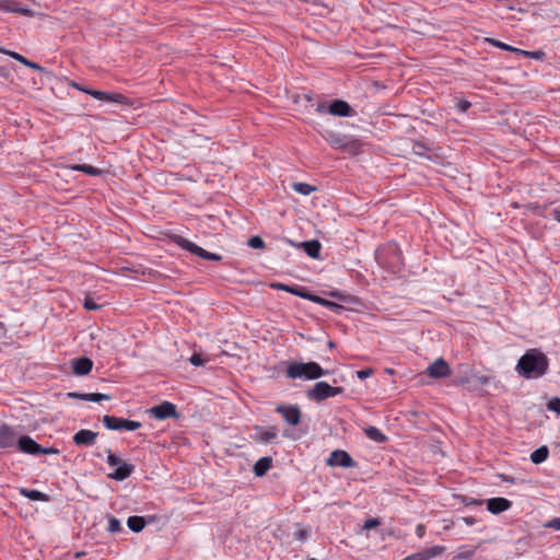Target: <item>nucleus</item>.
<instances>
[{
    "instance_id": "nucleus-45",
    "label": "nucleus",
    "mask_w": 560,
    "mask_h": 560,
    "mask_svg": "<svg viewBox=\"0 0 560 560\" xmlns=\"http://www.w3.org/2000/svg\"><path fill=\"white\" fill-rule=\"evenodd\" d=\"M106 452H107V459H106V462H107L108 466L116 467V466H118L122 462L118 456H116L112 452V450H107Z\"/></svg>"
},
{
    "instance_id": "nucleus-12",
    "label": "nucleus",
    "mask_w": 560,
    "mask_h": 560,
    "mask_svg": "<svg viewBox=\"0 0 560 560\" xmlns=\"http://www.w3.org/2000/svg\"><path fill=\"white\" fill-rule=\"evenodd\" d=\"M252 438L260 444H270L278 439V430L275 425L264 429L261 425H254Z\"/></svg>"
},
{
    "instance_id": "nucleus-30",
    "label": "nucleus",
    "mask_w": 560,
    "mask_h": 560,
    "mask_svg": "<svg viewBox=\"0 0 560 560\" xmlns=\"http://www.w3.org/2000/svg\"><path fill=\"white\" fill-rule=\"evenodd\" d=\"M411 151L413 154H416L420 158L431 160V156L428 154V152L430 151V148L424 142L415 141L412 143Z\"/></svg>"
},
{
    "instance_id": "nucleus-42",
    "label": "nucleus",
    "mask_w": 560,
    "mask_h": 560,
    "mask_svg": "<svg viewBox=\"0 0 560 560\" xmlns=\"http://www.w3.org/2000/svg\"><path fill=\"white\" fill-rule=\"evenodd\" d=\"M304 300H307V301H311L313 303H316V304H319L323 306V302H324V298L319 296V295H316L312 292H310L306 288H305V291H304V296H303Z\"/></svg>"
},
{
    "instance_id": "nucleus-2",
    "label": "nucleus",
    "mask_w": 560,
    "mask_h": 560,
    "mask_svg": "<svg viewBox=\"0 0 560 560\" xmlns=\"http://www.w3.org/2000/svg\"><path fill=\"white\" fill-rule=\"evenodd\" d=\"M377 264L393 272H398L402 266V255L397 243L388 242L375 250Z\"/></svg>"
},
{
    "instance_id": "nucleus-5",
    "label": "nucleus",
    "mask_w": 560,
    "mask_h": 560,
    "mask_svg": "<svg viewBox=\"0 0 560 560\" xmlns=\"http://www.w3.org/2000/svg\"><path fill=\"white\" fill-rule=\"evenodd\" d=\"M70 86L78 91H81L85 94H89L92 97H94L95 100H98L102 102H112V103H117V104H122V105L129 104L128 97L121 93H112V92H105V91L85 88L75 81H71Z\"/></svg>"
},
{
    "instance_id": "nucleus-50",
    "label": "nucleus",
    "mask_w": 560,
    "mask_h": 560,
    "mask_svg": "<svg viewBox=\"0 0 560 560\" xmlns=\"http://www.w3.org/2000/svg\"><path fill=\"white\" fill-rule=\"evenodd\" d=\"M308 537V533L306 529H300L294 533V538L298 540H305Z\"/></svg>"
},
{
    "instance_id": "nucleus-26",
    "label": "nucleus",
    "mask_w": 560,
    "mask_h": 560,
    "mask_svg": "<svg viewBox=\"0 0 560 560\" xmlns=\"http://www.w3.org/2000/svg\"><path fill=\"white\" fill-rule=\"evenodd\" d=\"M306 255L311 258H318L320 254L322 245L318 241H305L301 244Z\"/></svg>"
},
{
    "instance_id": "nucleus-41",
    "label": "nucleus",
    "mask_w": 560,
    "mask_h": 560,
    "mask_svg": "<svg viewBox=\"0 0 560 560\" xmlns=\"http://www.w3.org/2000/svg\"><path fill=\"white\" fill-rule=\"evenodd\" d=\"M304 300H307V301H311L313 303H316V304H319L323 306V302H324V298L319 296V295H316L312 292H310L306 288H305V291H304V296H303Z\"/></svg>"
},
{
    "instance_id": "nucleus-3",
    "label": "nucleus",
    "mask_w": 560,
    "mask_h": 560,
    "mask_svg": "<svg viewBox=\"0 0 560 560\" xmlns=\"http://www.w3.org/2000/svg\"><path fill=\"white\" fill-rule=\"evenodd\" d=\"M328 371L324 370L316 362H292L285 370L287 377L291 380L303 378V380H317L319 377L328 375Z\"/></svg>"
},
{
    "instance_id": "nucleus-22",
    "label": "nucleus",
    "mask_w": 560,
    "mask_h": 560,
    "mask_svg": "<svg viewBox=\"0 0 560 560\" xmlns=\"http://www.w3.org/2000/svg\"><path fill=\"white\" fill-rule=\"evenodd\" d=\"M270 288H272L275 290H280V291L291 293V294L300 296L302 299L304 296V291H305V287L298 285V284L289 285V284L281 283V282H272L270 284Z\"/></svg>"
},
{
    "instance_id": "nucleus-14",
    "label": "nucleus",
    "mask_w": 560,
    "mask_h": 560,
    "mask_svg": "<svg viewBox=\"0 0 560 560\" xmlns=\"http://www.w3.org/2000/svg\"><path fill=\"white\" fill-rule=\"evenodd\" d=\"M19 438L14 428L7 423L0 424V448L16 446Z\"/></svg>"
},
{
    "instance_id": "nucleus-35",
    "label": "nucleus",
    "mask_w": 560,
    "mask_h": 560,
    "mask_svg": "<svg viewBox=\"0 0 560 560\" xmlns=\"http://www.w3.org/2000/svg\"><path fill=\"white\" fill-rule=\"evenodd\" d=\"M453 103L457 112L459 113H466L471 107V102L458 96H455L453 98Z\"/></svg>"
},
{
    "instance_id": "nucleus-29",
    "label": "nucleus",
    "mask_w": 560,
    "mask_h": 560,
    "mask_svg": "<svg viewBox=\"0 0 560 560\" xmlns=\"http://www.w3.org/2000/svg\"><path fill=\"white\" fill-rule=\"evenodd\" d=\"M548 455H549L548 447L546 445H542V446L538 447L537 450H535L530 454V460L534 464L538 465V464L544 463L548 458Z\"/></svg>"
},
{
    "instance_id": "nucleus-18",
    "label": "nucleus",
    "mask_w": 560,
    "mask_h": 560,
    "mask_svg": "<svg viewBox=\"0 0 560 560\" xmlns=\"http://www.w3.org/2000/svg\"><path fill=\"white\" fill-rule=\"evenodd\" d=\"M97 432L88 429L79 430L72 438V441L78 446H92L95 444Z\"/></svg>"
},
{
    "instance_id": "nucleus-57",
    "label": "nucleus",
    "mask_w": 560,
    "mask_h": 560,
    "mask_svg": "<svg viewBox=\"0 0 560 560\" xmlns=\"http://www.w3.org/2000/svg\"><path fill=\"white\" fill-rule=\"evenodd\" d=\"M83 394L84 393L71 392V393L68 394V396L71 397V398H77V399H81L82 400Z\"/></svg>"
},
{
    "instance_id": "nucleus-28",
    "label": "nucleus",
    "mask_w": 560,
    "mask_h": 560,
    "mask_svg": "<svg viewBox=\"0 0 560 560\" xmlns=\"http://www.w3.org/2000/svg\"><path fill=\"white\" fill-rule=\"evenodd\" d=\"M72 171L82 172L90 176H101L103 171L89 164H75L70 167Z\"/></svg>"
},
{
    "instance_id": "nucleus-19",
    "label": "nucleus",
    "mask_w": 560,
    "mask_h": 560,
    "mask_svg": "<svg viewBox=\"0 0 560 560\" xmlns=\"http://www.w3.org/2000/svg\"><path fill=\"white\" fill-rule=\"evenodd\" d=\"M512 506V502L505 498H491L487 500V510L492 514H500L508 511Z\"/></svg>"
},
{
    "instance_id": "nucleus-54",
    "label": "nucleus",
    "mask_w": 560,
    "mask_h": 560,
    "mask_svg": "<svg viewBox=\"0 0 560 560\" xmlns=\"http://www.w3.org/2000/svg\"><path fill=\"white\" fill-rule=\"evenodd\" d=\"M499 477H500V479L502 481L508 482V483H515L516 482V478L513 477V476L501 474Z\"/></svg>"
},
{
    "instance_id": "nucleus-17",
    "label": "nucleus",
    "mask_w": 560,
    "mask_h": 560,
    "mask_svg": "<svg viewBox=\"0 0 560 560\" xmlns=\"http://www.w3.org/2000/svg\"><path fill=\"white\" fill-rule=\"evenodd\" d=\"M16 447L20 452L28 455H39L40 444L30 435H22L18 440Z\"/></svg>"
},
{
    "instance_id": "nucleus-46",
    "label": "nucleus",
    "mask_w": 560,
    "mask_h": 560,
    "mask_svg": "<svg viewBox=\"0 0 560 560\" xmlns=\"http://www.w3.org/2000/svg\"><path fill=\"white\" fill-rule=\"evenodd\" d=\"M189 362L194 366H202L206 363V360L199 353H192L189 358Z\"/></svg>"
},
{
    "instance_id": "nucleus-59",
    "label": "nucleus",
    "mask_w": 560,
    "mask_h": 560,
    "mask_svg": "<svg viewBox=\"0 0 560 560\" xmlns=\"http://www.w3.org/2000/svg\"><path fill=\"white\" fill-rule=\"evenodd\" d=\"M315 110L319 114L324 113L326 110L325 104H318Z\"/></svg>"
},
{
    "instance_id": "nucleus-36",
    "label": "nucleus",
    "mask_w": 560,
    "mask_h": 560,
    "mask_svg": "<svg viewBox=\"0 0 560 560\" xmlns=\"http://www.w3.org/2000/svg\"><path fill=\"white\" fill-rule=\"evenodd\" d=\"M328 295L332 299L340 301V302H346V303L357 302L355 298H353L350 294H347L342 291H339V290L330 291L328 293Z\"/></svg>"
},
{
    "instance_id": "nucleus-6",
    "label": "nucleus",
    "mask_w": 560,
    "mask_h": 560,
    "mask_svg": "<svg viewBox=\"0 0 560 560\" xmlns=\"http://www.w3.org/2000/svg\"><path fill=\"white\" fill-rule=\"evenodd\" d=\"M172 240L182 249H185V250L198 256L201 259L210 260V261H221L223 258L221 255L208 252L205 248L198 246L197 244L189 241L188 238H185L182 235H174L172 237Z\"/></svg>"
},
{
    "instance_id": "nucleus-33",
    "label": "nucleus",
    "mask_w": 560,
    "mask_h": 560,
    "mask_svg": "<svg viewBox=\"0 0 560 560\" xmlns=\"http://www.w3.org/2000/svg\"><path fill=\"white\" fill-rule=\"evenodd\" d=\"M488 42L493 47H497V48L505 50V51L514 52L515 55H518V51H521V48L513 47V46H511L509 44H505V43H503L501 40H498V39L489 38Z\"/></svg>"
},
{
    "instance_id": "nucleus-34",
    "label": "nucleus",
    "mask_w": 560,
    "mask_h": 560,
    "mask_svg": "<svg viewBox=\"0 0 560 560\" xmlns=\"http://www.w3.org/2000/svg\"><path fill=\"white\" fill-rule=\"evenodd\" d=\"M112 397L107 394L101 393H84L82 396V400L100 402L102 400H109Z\"/></svg>"
},
{
    "instance_id": "nucleus-25",
    "label": "nucleus",
    "mask_w": 560,
    "mask_h": 560,
    "mask_svg": "<svg viewBox=\"0 0 560 560\" xmlns=\"http://www.w3.org/2000/svg\"><path fill=\"white\" fill-rule=\"evenodd\" d=\"M7 54L10 57H12L14 60L19 61L20 63L24 65L27 68L37 70L39 72L45 71V69L40 65L27 59L26 57H24L23 55L16 52V51H7Z\"/></svg>"
},
{
    "instance_id": "nucleus-38",
    "label": "nucleus",
    "mask_w": 560,
    "mask_h": 560,
    "mask_svg": "<svg viewBox=\"0 0 560 560\" xmlns=\"http://www.w3.org/2000/svg\"><path fill=\"white\" fill-rule=\"evenodd\" d=\"M323 306L332 311L336 314H340L341 312H343L346 310V307L343 305L338 304L334 301L326 300V299L323 302Z\"/></svg>"
},
{
    "instance_id": "nucleus-52",
    "label": "nucleus",
    "mask_w": 560,
    "mask_h": 560,
    "mask_svg": "<svg viewBox=\"0 0 560 560\" xmlns=\"http://www.w3.org/2000/svg\"><path fill=\"white\" fill-rule=\"evenodd\" d=\"M464 503L466 505H481L482 504V500H479V499H475V498H464Z\"/></svg>"
},
{
    "instance_id": "nucleus-13",
    "label": "nucleus",
    "mask_w": 560,
    "mask_h": 560,
    "mask_svg": "<svg viewBox=\"0 0 560 560\" xmlns=\"http://www.w3.org/2000/svg\"><path fill=\"white\" fill-rule=\"evenodd\" d=\"M327 112L337 117H353L357 115L354 108H352L348 102L343 100H335L332 101L328 107Z\"/></svg>"
},
{
    "instance_id": "nucleus-37",
    "label": "nucleus",
    "mask_w": 560,
    "mask_h": 560,
    "mask_svg": "<svg viewBox=\"0 0 560 560\" xmlns=\"http://www.w3.org/2000/svg\"><path fill=\"white\" fill-rule=\"evenodd\" d=\"M107 530L112 534L122 532V526H121L120 521L117 517L110 516L108 518Z\"/></svg>"
},
{
    "instance_id": "nucleus-20",
    "label": "nucleus",
    "mask_w": 560,
    "mask_h": 560,
    "mask_svg": "<svg viewBox=\"0 0 560 560\" xmlns=\"http://www.w3.org/2000/svg\"><path fill=\"white\" fill-rule=\"evenodd\" d=\"M135 468V465L121 462L118 466H116V469L108 475V478L116 481L126 480L133 474Z\"/></svg>"
},
{
    "instance_id": "nucleus-15",
    "label": "nucleus",
    "mask_w": 560,
    "mask_h": 560,
    "mask_svg": "<svg viewBox=\"0 0 560 560\" xmlns=\"http://www.w3.org/2000/svg\"><path fill=\"white\" fill-rule=\"evenodd\" d=\"M445 550V546L435 545L431 548H425L418 552L411 553L401 560H431L435 557L441 556Z\"/></svg>"
},
{
    "instance_id": "nucleus-58",
    "label": "nucleus",
    "mask_w": 560,
    "mask_h": 560,
    "mask_svg": "<svg viewBox=\"0 0 560 560\" xmlns=\"http://www.w3.org/2000/svg\"><path fill=\"white\" fill-rule=\"evenodd\" d=\"M478 381L481 385H486L489 383V377L488 376H485V375H481L478 377Z\"/></svg>"
},
{
    "instance_id": "nucleus-60",
    "label": "nucleus",
    "mask_w": 560,
    "mask_h": 560,
    "mask_svg": "<svg viewBox=\"0 0 560 560\" xmlns=\"http://www.w3.org/2000/svg\"><path fill=\"white\" fill-rule=\"evenodd\" d=\"M555 219L560 222V210L555 211Z\"/></svg>"
},
{
    "instance_id": "nucleus-32",
    "label": "nucleus",
    "mask_w": 560,
    "mask_h": 560,
    "mask_svg": "<svg viewBox=\"0 0 560 560\" xmlns=\"http://www.w3.org/2000/svg\"><path fill=\"white\" fill-rule=\"evenodd\" d=\"M365 434L377 443H383L387 440V436L376 427H370L365 430Z\"/></svg>"
},
{
    "instance_id": "nucleus-39",
    "label": "nucleus",
    "mask_w": 560,
    "mask_h": 560,
    "mask_svg": "<svg viewBox=\"0 0 560 560\" xmlns=\"http://www.w3.org/2000/svg\"><path fill=\"white\" fill-rule=\"evenodd\" d=\"M518 56L541 60L545 57V52L542 50L528 51L521 49V51H518Z\"/></svg>"
},
{
    "instance_id": "nucleus-47",
    "label": "nucleus",
    "mask_w": 560,
    "mask_h": 560,
    "mask_svg": "<svg viewBox=\"0 0 560 560\" xmlns=\"http://www.w3.org/2000/svg\"><path fill=\"white\" fill-rule=\"evenodd\" d=\"M380 524H381V522L378 518H368V520H365V522L363 524V529L369 530V529L377 527Z\"/></svg>"
},
{
    "instance_id": "nucleus-21",
    "label": "nucleus",
    "mask_w": 560,
    "mask_h": 560,
    "mask_svg": "<svg viewBox=\"0 0 560 560\" xmlns=\"http://www.w3.org/2000/svg\"><path fill=\"white\" fill-rule=\"evenodd\" d=\"M93 361L90 358L81 357L72 361V371L78 376H83L92 371Z\"/></svg>"
},
{
    "instance_id": "nucleus-48",
    "label": "nucleus",
    "mask_w": 560,
    "mask_h": 560,
    "mask_svg": "<svg viewBox=\"0 0 560 560\" xmlns=\"http://www.w3.org/2000/svg\"><path fill=\"white\" fill-rule=\"evenodd\" d=\"M59 453H60V451L58 448H56V447H52V446L51 447H44V446L40 445L39 454H45V455H52L54 454V455H56V454H59Z\"/></svg>"
},
{
    "instance_id": "nucleus-49",
    "label": "nucleus",
    "mask_w": 560,
    "mask_h": 560,
    "mask_svg": "<svg viewBox=\"0 0 560 560\" xmlns=\"http://www.w3.org/2000/svg\"><path fill=\"white\" fill-rule=\"evenodd\" d=\"M9 10L11 12H19L24 15H26L30 12V10L27 8L19 7L16 3H14V5L10 7Z\"/></svg>"
},
{
    "instance_id": "nucleus-31",
    "label": "nucleus",
    "mask_w": 560,
    "mask_h": 560,
    "mask_svg": "<svg viewBox=\"0 0 560 560\" xmlns=\"http://www.w3.org/2000/svg\"><path fill=\"white\" fill-rule=\"evenodd\" d=\"M291 187L295 192L303 196H308L317 189L316 186L303 182L293 183Z\"/></svg>"
},
{
    "instance_id": "nucleus-56",
    "label": "nucleus",
    "mask_w": 560,
    "mask_h": 560,
    "mask_svg": "<svg viewBox=\"0 0 560 560\" xmlns=\"http://www.w3.org/2000/svg\"><path fill=\"white\" fill-rule=\"evenodd\" d=\"M462 520L468 526H472L474 524H476V518L472 516H465Z\"/></svg>"
},
{
    "instance_id": "nucleus-53",
    "label": "nucleus",
    "mask_w": 560,
    "mask_h": 560,
    "mask_svg": "<svg viewBox=\"0 0 560 560\" xmlns=\"http://www.w3.org/2000/svg\"><path fill=\"white\" fill-rule=\"evenodd\" d=\"M416 535L419 538H423L425 535V526L423 524H418L416 527Z\"/></svg>"
},
{
    "instance_id": "nucleus-7",
    "label": "nucleus",
    "mask_w": 560,
    "mask_h": 560,
    "mask_svg": "<svg viewBox=\"0 0 560 560\" xmlns=\"http://www.w3.org/2000/svg\"><path fill=\"white\" fill-rule=\"evenodd\" d=\"M343 392L342 387H334L327 382H317L312 389L306 392V396L310 400L320 402L327 398L340 395Z\"/></svg>"
},
{
    "instance_id": "nucleus-9",
    "label": "nucleus",
    "mask_w": 560,
    "mask_h": 560,
    "mask_svg": "<svg viewBox=\"0 0 560 560\" xmlns=\"http://www.w3.org/2000/svg\"><path fill=\"white\" fill-rule=\"evenodd\" d=\"M276 412L281 415L290 425H298L301 422L302 412L298 405H278Z\"/></svg>"
},
{
    "instance_id": "nucleus-24",
    "label": "nucleus",
    "mask_w": 560,
    "mask_h": 560,
    "mask_svg": "<svg viewBox=\"0 0 560 560\" xmlns=\"http://www.w3.org/2000/svg\"><path fill=\"white\" fill-rule=\"evenodd\" d=\"M21 495L24 498H27L32 501H40V502H48L49 495L47 493H44L36 489H27V488H21L20 489Z\"/></svg>"
},
{
    "instance_id": "nucleus-4",
    "label": "nucleus",
    "mask_w": 560,
    "mask_h": 560,
    "mask_svg": "<svg viewBox=\"0 0 560 560\" xmlns=\"http://www.w3.org/2000/svg\"><path fill=\"white\" fill-rule=\"evenodd\" d=\"M323 138L332 149L341 150L347 153H357L360 149L359 141L352 136L337 131H326Z\"/></svg>"
},
{
    "instance_id": "nucleus-44",
    "label": "nucleus",
    "mask_w": 560,
    "mask_h": 560,
    "mask_svg": "<svg viewBox=\"0 0 560 560\" xmlns=\"http://www.w3.org/2000/svg\"><path fill=\"white\" fill-rule=\"evenodd\" d=\"M83 307L86 310V311H96V310H100L102 306L100 304H97L94 299L90 298V296H86L84 299V302H83Z\"/></svg>"
},
{
    "instance_id": "nucleus-43",
    "label": "nucleus",
    "mask_w": 560,
    "mask_h": 560,
    "mask_svg": "<svg viewBox=\"0 0 560 560\" xmlns=\"http://www.w3.org/2000/svg\"><path fill=\"white\" fill-rule=\"evenodd\" d=\"M547 408L550 411L556 412L560 416V398L559 397H552L547 402Z\"/></svg>"
},
{
    "instance_id": "nucleus-61",
    "label": "nucleus",
    "mask_w": 560,
    "mask_h": 560,
    "mask_svg": "<svg viewBox=\"0 0 560 560\" xmlns=\"http://www.w3.org/2000/svg\"><path fill=\"white\" fill-rule=\"evenodd\" d=\"M328 347H329V348H334V347H335V343H334L332 341H329V342H328Z\"/></svg>"
},
{
    "instance_id": "nucleus-1",
    "label": "nucleus",
    "mask_w": 560,
    "mask_h": 560,
    "mask_svg": "<svg viewBox=\"0 0 560 560\" xmlns=\"http://www.w3.org/2000/svg\"><path fill=\"white\" fill-rule=\"evenodd\" d=\"M548 370V357L536 348L526 350L515 365L516 373L526 380L542 377L547 374Z\"/></svg>"
},
{
    "instance_id": "nucleus-16",
    "label": "nucleus",
    "mask_w": 560,
    "mask_h": 560,
    "mask_svg": "<svg viewBox=\"0 0 560 560\" xmlns=\"http://www.w3.org/2000/svg\"><path fill=\"white\" fill-rule=\"evenodd\" d=\"M427 373L432 378H442L451 374V369L443 358H439L428 366Z\"/></svg>"
},
{
    "instance_id": "nucleus-10",
    "label": "nucleus",
    "mask_w": 560,
    "mask_h": 560,
    "mask_svg": "<svg viewBox=\"0 0 560 560\" xmlns=\"http://www.w3.org/2000/svg\"><path fill=\"white\" fill-rule=\"evenodd\" d=\"M327 465L335 467H343V468H353L357 466V462L349 455L348 452L342 450H336L330 453Z\"/></svg>"
},
{
    "instance_id": "nucleus-11",
    "label": "nucleus",
    "mask_w": 560,
    "mask_h": 560,
    "mask_svg": "<svg viewBox=\"0 0 560 560\" xmlns=\"http://www.w3.org/2000/svg\"><path fill=\"white\" fill-rule=\"evenodd\" d=\"M149 412L158 420L178 417L176 406L171 401H163L160 405L153 406Z\"/></svg>"
},
{
    "instance_id": "nucleus-51",
    "label": "nucleus",
    "mask_w": 560,
    "mask_h": 560,
    "mask_svg": "<svg viewBox=\"0 0 560 560\" xmlns=\"http://www.w3.org/2000/svg\"><path fill=\"white\" fill-rule=\"evenodd\" d=\"M546 526L549 528L560 530V517H556V518L549 521Z\"/></svg>"
},
{
    "instance_id": "nucleus-27",
    "label": "nucleus",
    "mask_w": 560,
    "mask_h": 560,
    "mask_svg": "<svg viewBox=\"0 0 560 560\" xmlns=\"http://www.w3.org/2000/svg\"><path fill=\"white\" fill-rule=\"evenodd\" d=\"M145 524L147 522L143 516L133 515L129 516L127 520V526L133 533H140L144 528Z\"/></svg>"
},
{
    "instance_id": "nucleus-23",
    "label": "nucleus",
    "mask_w": 560,
    "mask_h": 560,
    "mask_svg": "<svg viewBox=\"0 0 560 560\" xmlns=\"http://www.w3.org/2000/svg\"><path fill=\"white\" fill-rule=\"evenodd\" d=\"M272 466V458L265 456L260 457L254 465L253 471L256 477H262Z\"/></svg>"
},
{
    "instance_id": "nucleus-8",
    "label": "nucleus",
    "mask_w": 560,
    "mask_h": 560,
    "mask_svg": "<svg viewBox=\"0 0 560 560\" xmlns=\"http://www.w3.org/2000/svg\"><path fill=\"white\" fill-rule=\"evenodd\" d=\"M103 424L108 430H127V431H136L141 428V422L129 420L125 418H118L114 416H104L103 417Z\"/></svg>"
},
{
    "instance_id": "nucleus-40",
    "label": "nucleus",
    "mask_w": 560,
    "mask_h": 560,
    "mask_svg": "<svg viewBox=\"0 0 560 560\" xmlns=\"http://www.w3.org/2000/svg\"><path fill=\"white\" fill-rule=\"evenodd\" d=\"M247 245L252 248H255V249H262L265 248V242L264 240L258 236V235H255V236H252L248 242H247Z\"/></svg>"
},
{
    "instance_id": "nucleus-55",
    "label": "nucleus",
    "mask_w": 560,
    "mask_h": 560,
    "mask_svg": "<svg viewBox=\"0 0 560 560\" xmlns=\"http://www.w3.org/2000/svg\"><path fill=\"white\" fill-rule=\"evenodd\" d=\"M372 374V371L370 369L368 370H360L357 372V375L359 378L364 380L369 377Z\"/></svg>"
}]
</instances>
